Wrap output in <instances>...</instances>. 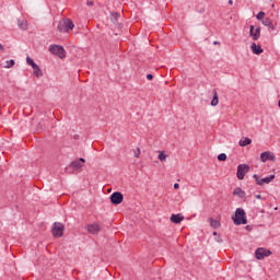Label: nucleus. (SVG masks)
Returning <instances> with one entry per match:
<instances>
[{"label":"nucleus","mask_w":280,"mask_h":280,"mask_svg":"<svg viewBox=\"0 0 280 280\" xmlns=\"http://www.w3.org/2000/svg\"><path fill=\"white\" fill-rule=\"evenodd\" d=\"M62 21L66 32H69L70 30H73V27H75V24H73V21H71L70 19H63Z\"/></svg>","instance_id":"nucleus-11"},{"label":"nucleus","mask_w":280,"mask_h":280,"mask_svg":"<svg viewBox=\"0 0 280 280\" xmlns=\"http://www.w3.org/2000/svg\"><path fill=\"white\" fill-rule=\"evenodd\" d=\"M93 3H94L93 1H88V2H86V5H88L89 8H91V7L93 5Z\"/></svg>","instance_id":"nucleus-35"},{"label":"nucleus","mask_w":280,"mask_h":280,"mask_svg":"<svg viewBox=\"0 0 280 280\" xmlns=\"http://www.w3.org/2000/svg\"><path fill=\"white\" fill-rule=\"evenodd\" d=\"M168 156L170 155L165 154V151H159L158 159L161 161V163H165Z\"/></svg>","instance_id":"nucleus-18"},{"label":"nucleus","mask_w":280,"mask_h":280,"mask_svg":"<svg viewBox=\"0 0 280 280\" xmlns=\"http://www.w3.org/2000/svg\"><path fill=\"white\" fill-rule=\"evenodd\" d=\"M109 200L112 205H121L124 202V194L115 191L110 195Z\"/></svg>","instance_id":"nucleus-6"},{"label":"nucleus","mask_w":280,"mask_h":280,"mask_svg":"<svg viewBox=\"0 0 280 280\" xmlns=\"http://www.w3.org/2000/svg\"><path fill=\"white\" fill-rule=\"evenodd\" d=\"M213 97L211 101V106H218V104H220V98L218 97V91L213 90Z\"/></svg>","instance_id":"nucleus-15"},{"label":"nucleus","mask_w":280,"mask_h":280,"mask_svg":"<svg viewBox=\"0 0 280 280\" xmlns=\"http://www.w3.org/2000/svg\"><path fill=\"white\" fill-rule=\"evenodd\" d=\"M260 161L261 163H266V161H277V158H275L273 153L270 151H265L260 154Z\"/></svg>","instance_id":"nucleus-8"},{"label":"nucleus","mask_w":280,"mask_h":280,"mask_svg":"<svg viewBox=\"0 0 280 280\" xmlns=\"http://www.w3.org/2000/svg\"><path fill=\"white\" fill-rule=\"evenodd\" d=\"M253 32H255V25L249 26V36L253 34Z\"/></svg>","instance_id":"nucleus-31"},{"label":"nucleus","mask_w":280,"mask_h":280,"mask_svg":"<svg viewBox=\"0 0 280 280\" xmlns=\"http://www.w3.org/2000/svg\"><path fill=\"white\" fill-rule=\"evenodd\" d=\"M250 49L253 54H255L256 56H259V54H264V48H261L260 45H257L255 43L252 44Z\"/></svg>","instance_id":"nucleus-10"},{"label":"nucleus","mask_w":280,"mask_h":280,"mask_svg":"<svg viewBox=\"0 0 280 280\" xmlns=\"http://www.w3.org/2000/svg\"><path fill=\"white\" fill-rule=\"evenodd\" d=\"M170 220L173 224H180V222H183V220H185V215H183L180 213L172 214Z\"/></svg>","instance_id":"nucleus-9"},{"label":"nucleus","mask_w":280,"mask_h":280,"mask_svg":"<svg viewBox=\"0 0 280 280\" xmlns=\"http://www.w3.org/2000/svg\"><path fill=\"white\" fill-rule=\"evenodd\" d=\"M250 172V166L248 164H238L236 171V177L238 180H244V176Z\"/></svg>","instance_id":"nucleus-4"},{"label":"nucleus","mask_w":280,"mask_h":280,"mask_svg":"<svg viewBox=\"0 0 280 280\" xmlns=\"http://www.w3.org/2000/svg\"><path fill=\"white\" fill-rule=\"evenodd\" d=\"M51 234L54 237H62L65 234V224L61 222H55L51 228Z\"/></svg>","instance_id":"nucleus-3"},{"label":"nucleus","mask_w":280,"mask_h":280,"mask_svg":"<svg viewBox=\"0 0 280 280\" xmlns=\"http://www.w3.org/2000/svg\"><path fill=\"white\" fill-rule=\"evenodd\" d=\"M70 167H73V170H81L82 163H81L80 161H78V160L72 161V162L70 163Z\"/></svg>","instance_id":"nucleus-21"},{"label":"nucleus","mask_w":280,"mask_h":280,"mask_svg":"<svg viewBox=\"0 0 280 280\" xmlns=\"http://www.w3.org/2000/svg\"><path fill=\"white\" fill-rule=\"evenodd\" d=\"M49 51L50 54H54V56H58V58H60L61 60L67 58V52L65 51V47H62L61 45H50L49 46Z\"/></svg>","instance_id":"nucleus-2"},{"label":"nucleus","mask_w":280,"mask_h":280,"mask_svg":"<svg viewBox=\"0 0 280 280\" xmlns=\"http://www.w3.org/2000/svg\"><path fill=\"white\" fill-rule=\"evenodd\" d=\"M213 45H220V42L214 40V42H213Z\"/></svg>","instance_id":"nucleus-41"},{"label":"nucleus","mask_w":280,"mask_h":280,"mask_svg":"<svg viewBox=\"0 0 280 280\" xmlns=\"http://www.w3.org/2000/svg\"><path fill=\"white\" fill-rule=\"evenodd\" d=\"M210 225L212 226V229H220V220L210 218Z\"/></svg>","instance_id":"nucleus-22"},{"label":"nucleus","mask_w":280,"mask_h":280,"mask_svg":"<svg viewBox=\"0 0 280 280\" xmlns=\"http://www.w3.org/2000/svg\"><path fill=\"white\" fill-rule=\"evenodd\" d=\"M147 80H154V75L148 74V75H147Z\"/></svg>","instance_id":"nucleus-33"},{"label":"nucleus","mask_w":280,"mask_h":280,"mask_svg":"<svg viewBox=\"0 0 280 280\" xmlns=\"http://www.w3.org/2000/svg\"><path fill=\"white\" fill-rule=\"evenodd\" d=\"M86 231L88 233H91V235H97V233L102 231V226L100 225V223L88 224Z\"/></svg>","instance_id":"nucleus-7"},{"label":"nucleus","mask_w":280,"mask_h":280,"mask_svg":"<svg viewBox=\"0 0 280 280\" xmlns=\"http://www.w3.org/2000/svg\"><path fill=\"white\" fill-rule=\"evenodd\" d=\"M18 25H19L20 30H27V21H25V20H19Z\"/></svg>","instance_id":"nucleus-23"},{"label":"nucleus","mask_w":280,"mask_h":280,"mask_svg":"<svg viewBox=\"0 0 280 280\" xmlns=\"http://www.w3.org/2000/svg\"><path fill=\"white\" fill-rule=\"evenodd\" d=\"M57 30H58V32H67V30L65 28L63 20L61 22H59Z\"/></svg>","instance_id":"nucleus-26"},{"label":"nucleus","mask_w":280,"mask_h":280,"mask_svg":"<svg viewBox=\"0 0 280 280\" xmlns=\"http://www.w3.org/2000/svg\"><path fill=\"white\" fill-rule=\"evenodd\" d=\"M218 161L224 162L226 161V153H221L218 155Z\"/></svg>","instance_id":"nucleus-29"},{"label":"nucleus","mask_w":280,"mask_h":280,"mask_svg":"<svg viewBox=\"0 0 280 280\" xmlns=\"http://www.w3.org/2000/svg\"><path fill=\"white\" fill-rule=\"evenodd\" d=\"M253 143V140L250 138H245L244 140H240L238 145L241 148H246V145H250Z\"/></svg>","instance_id":"nucleus-17"},{"label":"nucleus","mask_w":280,"mask_h":280,"mask_svg":"<svg viewBox=\"0 0 280 280\" xmlns=\"http://www.w3.org/2000/svg\"><path fill=\"white\" fill-rule=\"evenodd\" d=\"M119 16H121L120 14H119V12H112L110 13V21H112V23H118V21H119Z\"/></svg>","instance_id":"nucleus-20"},{"label":"nucleus","mask_w":280,"mask_h":280,"mask_svg":"<svg viewBox=\"0 0 280 280\" xmlns=\"http://www.w3.org/2000/svg\"><path fill=\"white\" fill-rule=\"evenodd\" d=\"M14 65H15L14 59H11V60H9V61H5L4 69H12V67H14Z\"/></svg>","instance_id":"nucleus-25"},{"label":"nucleus","mask_w":280,"mask_h":280,"mask_svg":"<svg viewBox=\"0 0 280 280\" xmlns=\"http://www.w3.org/2000/svg\"><path fill=\"white\" fill-rule=\"evenodd\" d=\"M132 153L135 159H139V156L141 155V148L133 149Z\"/></svg>","instance_id":"nucleus-27"},{"label":"nucleus","mask_w":280,"mask_h":280,"mask_svg":"<svg viewBox=\"0 0 280 280\" xmlns=\"http://www.w3.org/2000/svg\"><path fill=\"white\" fill-rule=\"evenodd\" d=\"M118 27H119V28L124 27V24L118 23Z\"/></svg>","instance_id":"nucleus-42"},{"label":"nucleus","mask_w":280,"mask_h":280,"mask_svg":"<svg viewBox=\"0 0 280 280\" xmlns=\"http://www.w3.org/2000/svg\"><path fill=\"white\" fill-rule=\"evenodd\" d=\"M233 196H237L238 198H246V191H244L241 187H236L233 190Z\"/></svg>","instance_id":"nucleus-13"},{"label":"nucleus","mask_w":280,"mask_h":280,"mask_svg":"<svg viewBox=\"0 0 280 280\" xmlns=\"http://www.w3.org/2000/svg\"><path fill=\"white\" fill-rule=\"evenodd\" d=\"M265 16H266V13L264 11H260L257 13L256 19L257 21H264Z\"/></svg>","instance_id":"nucleus-28"},{"label":"nucleus","mask_w":280,"mask_h":280,"mask_svg":"<svg viewBox=\"0 0 280 280\" xmlns=\"http://www.w3.org/2000/svg\"><path fill=\"white\" fill-rule=\"evenodd\" d=\"M26 65L32 67V69H34V67L37 66L36 62L34 61V59H32L31 57H26Z\"/></svg>","instance_id":"nucleus-24"},{"label":"nucleus","mask_w":280,"mask_h":280,"mask_svg":"<svg viewBox=\"0 0 280 280\" xmlns=\"http://www.w3.org/2000/svg\"><path fill=\"white\" fill-rule=\"evenodd\" d=\"M213 235H214V236H218V232H213Z\"/></svg>","instance_id":"nucleus-44"},{"label":"nucleus","mask_w":280,"mask_h":280,"mask_svg":"<svg viewBox=\"0 0 280 280\" xmlns=\"http://www.w3.org/2000/svg\"><path fill=\"white\" fill-rule=\"evenodd\" d=\"M0 51H5V48L1 44H0Z\"/></svg>","instance_id":"nucleus-39"},{"label":"nucleus","mask_w":280,"mask_h":280,"mask_svg":"<svg viewBox=\"0 0 280 280\" xmlns=\"http://www.w3.org/2000/svg\"><path fill=\"white\" fill-rule=\"evenodd\" d=\"M262 25H265V27H269L270 30H275V25L272 24V20H270V18L262 20Z\"/></svg>","instance_id":"nucleus-16"},{"label":"nucleus","mask_w":280,"mask_h":280,"mask_svg":"<svg viewBox=\"0 0 280 280\" xmlns=\"http://www.w3.org/2000/svg\"><path fill=\"white\" fill-rule=\"evenodd\" d=\"M270 255H272V252H270V249H266L264 247H259L255 252V257L258 260L264 259V257H270Z\"/></svg>","instance_id":"nucleus-5"},{"label":"nucleus","mask_w":280,"mask_h":280,"mask_svg":"<svg viewBox=\"0 0 280 280\" xmlns=\"http://www.w3.org/2000/svg\"><path fill=\"white\" fill-rule=\"evenodd\" d=\"M33 73L35 75V78H43V70L40 69V66H35L33 68Z\"/></svg>","instance_id":"nucleus-14"},{"label":"nucleus","mask_w":280,"mask_h":280,"mask_svg":"<svg viewBox=\"0 0 280 280\" xmlns=\"http://www.w3.org/2000/svg\"><path fill=\"white\" fill-rule=\"evenodd\" d=\"M77 161H79V163H86V160H84L83 158H80V159L77 160Z\"/></svg>","instance_id":"nucleus-34"},{"label":"nucleus","mask_w":280,"mask_h":280,"mask_svg":"<svg viewBox=\"0 0 280 280\" xmlns=\"http://www.w3.org/2000/svg\"><path fill=\"white\" fill-rule=\"evenodd\" d=\"M0 51H5V48L1 44H0Z\"/></svg>","instance_id":"nucleus-38"},{"label":"nucleus","mask_w":280,"mask_h":280,"mask_svg":"<svg viewBox=\"0 0 280 280\" xmlns=\"http://www.w3.org/2000/svg\"><path fill=\"white\" fill-rule=\"evenodd\" d=\"M215 242H218L219 244H222V237H220V235H218V237L215 238Z\"/></svg>","instance_id":"nucleus-32"},{"label":"nucleus","mask_w":280,"mask_h":280,"mask_svg":"<svg viewBox=\"0 0 280 280\" xmlns=\"http://www.w3.org/2000/svg\"><path fill=\"white\" fill-rule=\"evenodd\" d=\"M275 178V175H270L269 177H264L260 179L261 186L269 185V183H272Z\"/></svg>","instance_id":"nucleus-19"},{"label":"nucleus","mask_w":280,"mask_h":280,"mask_svg":"<svg viewBox=\"0 0 280 280\" xmlns=\"http://www.w3.org/2000/svg\"><path fill=\"white\" fill-rule=\"evenodd\" d=\"M119 34H117V33H114V36H118Z\"/></svg>","instance_id":"nucleus-45"},{"label":"nucleus","mask_w":280,"mask_h":280,"mask_svg":"<svg viewBox=\"0 0 280 280\" xmlns=\"http://www.w3.org/2000/svg\"><path fill=\"white\" fill-rule=\"evenodd\" d=\"M229 4H230V5H233V0H229Z\"/></svg>","instance_id":"nucleus-43"},{"label":"nucleus","mask_w":280,"mask_h":280,"mask_svg":"<svg viewBox=\"0 0 280 280\" xmlns=\"http://www.w3.org/2000/svg\"><path fill=\"white\" fill-rule=\"evenodd\" d=\"M180 188V185L179 184H174V189H179Z\"/></svg>","instance_id":"nucleus-37"},{"label":"nucleus","mask_w":280,"mask_h":280,"mask_svg":"<svg viewBox=\"0 0 280 280\" xmlns=\"http://www.w3.org/2000/svg\"><path fill=\"white\" fill-rule=\"evenodd\" d=\"M245 229H246V231H253V226H250V225H246Z\"/></svg>","instance_id":"nucleus-36"},{"label":"nucleus","mask_w":280,"mask_h":280,"mask_svg":"<svg viewBox=\"0 0 280 280\" xmlns=\"http://www.w3.org/2000/svg\"><path fill=\"white\" fill-rule=\"evenodd\" d=\"M232 220L236 226H240V224H248V219H246V211H244L243 208H237L235 210V215L232 217Z\"/></svg>","instance_id":"nucleus-1"},{"label":"nucleus","mask_w":280,"mask_h":280,"mask_svg":"<svg viewBox=\"0 0 280 280\" xmlns=\"http://www.w3.org/2000/svg\"><path fill=\"white\" fill-rule=\"evenodd\" d=\"M253 178H255L256 185H260V186H261V178H259V175L254 174V175H253Z\"/></svg>","instance_id":"nucleus-30"},{"label":"nucleus","mask_w":280,"mask_h":280,"mask_svg":"<svg viewBox=\"0 0 280 280\" xmlns=\"http://www.w3.org/2000/svg\"><path fill=\"white\" fill-rule=\"evenodd\" d=\"M254 40H259L261 37V27H256L255 31L249 35Z\"/></svg>","instance_id":"nucleus-12"},{"label":"nucleus","mask_w":280,"mask_h":280,"mask_svg":"<svg viewBox=\"0 0 280 280\" xmlns=\"http://www.w3.org/2000/svg\"><path fill=\"white\" fill-rule=\"evenodd\" d=\"M257 200H261V195H256Z\"/></svg>","instance_id":"nucleus-40"}]
</instances>
